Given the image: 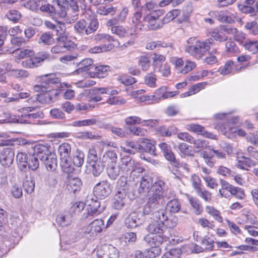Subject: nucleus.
Here are the masks:
<instances>
[{
	"label": "nucleus",
	"instance_id": "nucleus-34",
	"mask_svg": "<svg viewBox=\"0 0 258 258\" xmlns=\"http://www.w3.org/2000/svg\"><path fill=\"white\" fill-rule=\"evenodd\" d=\"M57 37L56 40L57 42H61L62 45L64 46V51L66 50H71L75 47V43L70 40H68L64 33H60L59 34H57Z\"/></svg>",
	"mask_w": 258,
	"mask_h": 258
},
{
	"label": "nucleus",
	"instance_id": "nucleus-30",
	"mask_svg": "<svg viewBox=\"0 0 258 258\" xmlns=\"http://www.w3.org/2000/svg\"><path fill=\"white\" fill-rule=\"evenodd\" d=\"M221 188L219 190V194L221 198H229L234 185L230 184L227 181L220 179Z\"/></svg>",
	"mask_w": 258,
	"mask_h": 258
},
{
	"label": "nucleus",
	"instance_id": "nucleus-22",
	"mask_svg": "<svg viewBox=\"0 0 258 258\" xmlns=\"http://www.w3.org/2000/svg\"><path fill=\"white\" fill-rule=\"evenodd\" d=\"M137 163L130 156H123L121 159V164H120L121 171L124 174L127 175Z\"/></svg>",
	"mask_w": 258,
	"mask_h": 258
},
{
	"label": "nucleus",
	"instance_id": "nucleus-41",
	"mask_svg": "<svg viewBox=\"0 0 258 258\" xmlns=\"http://www.w3.org/2000/svg\"><path fill=\"white\" fill-rule=\"evenodd\" d=\"M189 203L194 210L196 215H200L203 211V206L200 201L196 197H191L188 199Z\"/></svg>",
	"mask_w": 258,
	"mask_h": 258
},
{
	"label": "nucleus",
	"instance_id": "nucleus-9",
	"mask_svg": "<svg viewBox=\"0 0 258 258\" xmlns=\"http://www.w3.org/2000/svg\"><path fill=\"white\" fill-rule=\"evenodd\" d=\"M15 157L14 150L11 147H7L4 148L0 151V164L5 167L8 168L10 172L14 171V169L12 168Z\"/></svg>",
	"mask_w": 258,
	"mask_h": 258
},
{
	"label": "nucleus",
	"instance_id": "nucleus-28",
	"mask_svg": "<svg viewBox=\"0 0 258 258\" xmlns=\"http://www.w3.org/2000/svg\"><path fill=\"white\" fill-rule=\"evenodd\" d=\"M93 63V60L92 59L90 58H85L78 64V69L76 70L75 72L77 74H79L82 72H88L94 67Z\"/></svg>",
	"mask_w": 258,
	"mask_h": 258
},
{
	"label": "nucleus",
	"instance_id": "nucleus-21",
	"mask_svg": "<svg viewBox=\"0 0 258 258\" xmlns=\"http://www.w3.org/2000/svg\"><path fill=\"white\" fill-rule=\"evenodd\" d=\"M85 17L87 19V15L90 17L89 20V22H87V26H86V35L90 34L92 33H94L96 31L99 27V22L98 20L94 17V16L93 15L91 11L90 10H88L86 11L85 13Z\"/></svg>",
	"mask_w": 258,
	"mask_h": 258
},
{
	"label": "nucleus",
	"instance_id": "nucleus-11",
	"mask_svg": "<svg viewBox=\"0 0 258 258\" xmlns=\"http://www.w3.org/2000/svg\"><path fill=\"white\" fill-rule=\"evenodd\" d=\"M147 220L143 211L142 213H134L128 215L125 219L124 224L126 227L133 228L143 224Z\"/></svg>",
	"mask_w": 258,
	"mask_h": 258
},
{
	"label": "nucleus",
	"instance_id": "nucleus-10",
	"mask_svg": "<svg viewBox=\"0 0 258 258\" xmlns=\"http://www.w3.org/2000/svg\"><path fill=\"white\" fill-rule=\"evenodd\" d=\"M57 84H60V79L56 78L54 74L47 75L44 76L41 79L40 85H36L34 86V90L36 92H44L50 86H53Z\"/></svg>",
	"mask_w": 258,
	"mask_h": 258
},
{
	"label": "nucleus",
	"instance_id": "nucleus-44",
	"mask_svg": "<svg viewBox=\"0 0 258 258\" xmlns=\"http://www.w3.org/2000/svg\"><path fill=\"white\" fill-rule=\"evenodd\" d=\"M52 33L48 32H45L40 36L38 43H43L44 45H50L54 43L55 40Z\"/></svg>",
	"mask_w": 258,
	"mask_h": 258
},
{
	"label": "nucleus",
	"instance_id": "nucleus-64",
	"mask_svg": "<svg viewBox=\"0 0 258 258\" xmlns=\"http://www.w3.org/2000/svg\"><path fill=\"white\" fill-rule=\"evenodd\" d=\"M99 157L98 156L97 151L93 147L89 149L87 157V162L89 164H92L93 163L98 161Z\"/></svg>",
	"mask_w": 258,
	"mask_h": 258
},
{
	"label": "nucleus",
	"instance_id": "nucleus-45",
	"mask_svg": "<svg viewBox=\"0 0 258 258\" xmlns=\"http://www.w3.org/2000/svg\"><path fill=\"white\" fill-rule=\"evenodd\" d=\"M98 122V120L95 118H92L82 120H75L73 121L71 125L75 127H81L94 125L96 124Z\"/></svg>",
	"mask_w": 258,
	"mask_h": 258
},
{
	"label": "nucleus",
	"instance_id": "nucleus-14",
	"mask_svg": "<svg viewBox=\"0 0 258 258\" xmlns=\"http://www.w3.org/2000/svg\"><path fill=\"white\" fill-rule=\"evenodd\" d=\"M147 227V231L152 234L169 233L171 230L168 229L164 225V223L154 220H149Z\"/></svg>",
	"mask_w": 258,
	"mask_h": 258
},
{
	"label": "nucleus",
	"instance_id": "nucleus-53",
	"mask_svg": "<svg viewBox=\"0 0 258 258\" xmlns=\"http://www.w3.org/2000/svg\"><path fill=\"white\" fill-rule=\"evenodd\" d=\"M144 152H147L152 155H156V148L155 145L147 138H142Z\"/></svg>",
	"mask_w": 258,
	"mask_h": 258
},
{
	"label": "nucleus",
	"instance_id": "nucleus-18",
	"mask_svg": "<svg viewBox=\"0 0 258 258\" xmlns=\"http://www.w3.org/2000/svg\"><path fill=\"white\" fill-rule=\"evenodd\" d=\"M152 183V179L149 176L141 177L140 180V185L138 188L139 193L145 196L148 199L149 198V194L150 193Z\"/></svg>",
	"mask_w": 258,
	"mask_h": 258
},
{
	"label": "nucleus",
	"instance_id": "nucleus-62",
	"mask_svg": "<svg viewBox=\"0 0 258 258\" xmlns=\"http://www.w3.org/2000/svg\"><path fill=\"white\" fill-rule=\"evenodd\" d=\"M206 211L219 222L222 223L223 222V218L220 214V212L213 207L206 206Z\"/></svg>",
	"mask_w": 258,
	"mask_h": 258
},
{
	"label": "nucleus",
	"instance_id": "nucleus-29",
	"mask_svg": "<svg viewBox=\"0 0 258 258\" xmlns=\"http://www.w3.org/2000/svg\"><path fill=\"white\" fill-rule=\"evenodd\" d=\"M44 162L48 170L54 171L57 166V161L56 155L54 153L48 154V155L42 161Z\"/></svg>",
	"mask_w": 258,
	"mask_h": 258
},
{
	"label": "nucleus",
	"instance_id": "nucleus-54",
	"mask_svg": "<svg viewBox=\"0 0 258 258\" xmlns=\"http://www.w3.org/2000/svg\"><path fill=\"white\" fill-rule=\"evenodd\" d=\"M216 19L221 22H226L228 23H232L234 22V17L228 15L227 12H220L216 15Z\"/></svg>",
	"mask_w": 258,
	"mask_h": 258
},
{
	"label": "nucleus",
	"instance_id": "nucleus-48",
	"mask_svg": "<svg viewBox=\"0 0 258 258\" xmlns=\"http://www.w3.org/2000/svg\"><path fill=\"white\" fill-rule=\"evenodd\" d=\"M120 171V165L117 166L115 164L108 165L107 169V174L112 179H116Z\"/></svg>",
	"mask_w": 258,
	"mask_h": 258
},
{
	"label": "nucleus",
	"instance_id": "nucleus-55",
	"mask_svg": "<svg viewBox=\"0 0 258 258\" xmlns=\"http://www.w3.org/2000/svg\"><path fill=\"white\" fill-rule=\"evenodd\" d=\"M87 22L84 19H81L74 25L75 32L81 35L86 34Z\"/></svg>",
	"mask_w": 258,
	"mask_h": 258
},
{
	"label": "nucleus",
	"instance_id": "nucleus-40",
	"mask_svg": "<svg viewBox=\"0 0 258 258\" xmlns=\"http://www.w3.org/2000/svg\"><path fill=\"white\" fill-rule=\"evenodd\" d=\"M90 167V170L91 173L94 177H98L100 175L104 170L105 165L101 162V161L95 162L92 164H89Z\"/></svg>",
	"mask_w": 258,
	"mask_h": 258
},
{
	"label": "nucleus",
	"instance_id": "nucleus-63",
	"mask_svg": "<svg viewBox=\"0 0 258 258\" xmlns=\"http://www.w3.org/2000/svg\"><path fill=\"white\" fill-rule=\"evenodd\" d=\"M40 3H42V4H40L39 9H40L41 11L44 12H47L51 15L53 14L56 11L55 6L50 5L44 0H40Z\"/></svg>",
	"mask_w": 258,
	"mask_h": 258
},
{
	"label": "nucleus",
	"instance_id": "nucleus-15",
	"mask_svg": "<svg viewBox=\"0 0 258 258\" xmlns=\"http://www.w3.org/2000/svg\"><path fill=\"white\" fill-rule=\"evenodd\" d=\"M126 201V191L118 190L112 199L111 207L117 210H121Z\"/></svg>",
	"mask_w": 258,
	"mask_h": 258
},
{
	"label": "nucleus",
	"instance_id": "nucleus-19",
	"mask_svg": "<svg viewBox=\"0 0 258 258\" xmlns=\"http://www.w3.org/2000/svg\"><path fill=\"white\" fill-rule=\"evenodd\" d=\"M244 68L245 67H241L238 69L235 62L232 60H228L225 62L223 66H221L217 72L222 75H227L230 74H234Z\"/></svg>",
	"mask_w": 258,
	"mask_h": 258
},
{
	"label": "nucleus",
	"instance_id": "nucleus-50",
	"mask_svg": "<svg viewBox=\"0 0 258 258\" xmlns=\"http://www.w3.org/2000/svg\"><path fill=\"white\" fill-rule=\"evenodd\" d=\"M142 11H136L132 17V22L135 24L137 29L142 30L144 27V24L141 21L142 18Z\"/></svg>",
	"mask_w": 258,
	"mask_h": 258
},
{
	"label": "nucleus",
	"instance_id": "nucleus-56",
	"mask_svg": "<svg viewBox=\"0 0 258 258\" xmlns=\"http://www.w3.org/2000/svg\"><path fill=\"white\" fill-rule=\"evenodd\" d=\"M143 90H138L136 92H133L132 95L137 98V99L142 102L148 100L155 101V97L154 94L152 95H142L141 93Z\"/></svg>",
	"mask_w": 258,
	"mask_h": 258
},
{
	"label": "nucleus",
	"instance_id": "nucleus-61",
	"mask_svg": "<svg viewBox=\"0 0 258 258\" xmlns=\"http://www.w3.org/2000/svg\"><path fill=\"white\" fill-rule=\"evenodd\" d=\"M243 46L245 49L255 54L258 52V41L247 40Z\"/></svg>",
	"mask_w": 258,
	"mask_h": 258
},
{
	"label": "nucleus",
	"instance_id": "nucleus-17",
	"mask_svg": "<svg viewBox=\"0 0 258 258\" xmlns=\"http://www.w3.org/2000/svg\"><path fill=\"white\" fill-rule=\"evenodd\" d=\"M159 147L163 152L165 158L170 162L171 165L174 166H178L179 161L176 159L169 145L166 143H162L159 144Z\"/></svg>",
	"mask_w": 258,
	"mask_h": 258
},
{
	"label": "nucleus",
	"instance_id": "nucleus-38",
	"mask_svg": "<svg viewBox=\"0 0 258 258\" xmlns=\"http://www.w3.org/2000/svg\"><path fill=\"white\" fill-rule=\"evenodd\" d=\"M215 240L212 236L206 235L202 238L201 245L204 246L205 251H211L214 248Z\"/></svg>",
	"mask_w": 258,
	"mask_h": 258
},
{
	"label": "nucleus",
	"instance_id": "nucleus-42",
	"mask_svg": "<svg viewBox=\"0 0 258 258\" xmlns=\"http://www.w3.org/2000/svg\"><path fill=\"white\" fill-rule=\"evenodd\" d=\"M71 151V145L66 143L61 144L58 149V152L59 154L60 159L70 158V153Z\"/></svg>",
	"mask_w": 258,
	"mask_h": 258
},
{
	"label": "nucleus",
	"instance_id": "nucleus-47",
	"mask_svg": "<svg viewBox=\"0 0 258 258\" xmlns=\"http://www.w3.org/2000/svg\"><path fill=\"white\" fill-rule=\"evenodd\" d=\"M23 186L24 191L26 193L30 194L33 192L35 188V181L33 178L26 177V179L23 182Z\"/></svg>",
	"mask_w": 258,
	"mask_h": 258
},
{
	"label": "nucleus",
	"instance_id": "nucleus-43",
	"mask_svg": "<svg viewBox=\"0 0 258 258\" xmlns=\"http://www.w3.org/2000/svg\"><path fill=\"white\" fill-rule=\"evenodd\" d=\"M5 17L14 23H18L22 17L21 13L15 9L9 10L6 14Z\"/></svg>",
	"mask_w": 258,
	"mask_h": 258
},
{
	"label": "nucleus",
	"instance_id": "nucleus-32",
	"mask_svg": "<svg viewBox=\"0 0 258 258\" xmlns=\"http://www.w3.org/2000/svg\"><path fill=\"white\" fill-rule=\"evenodd\" d=\"M255 162L251 160L249 157L245 155L241 157L238 161L237 166L240 169L249 170V168L255 166Z\"/></svg>",
	"mask_w": 258,
	"mask_h": 258
},
{
	"label": "nucleus",
	"instance_id": "nucleus-6",
	"mask_svg": "<svg viewBox=\"0 0 258 258\" xmlns=\"http://www.w3.org/2000/svg\"><path fill=\"white\" fill-rule=\"evenodd\" d=\"M35 107H27L22 108V114L18 116V122L32 123L35 119H42L44 117V113L41 111L35 113H30L34 111Z\"/></svg>",
	"mask_w": 258,
	"mask_h": 258
},
{
	"label": "nucleus",
	"instance_id": "nucleus-37",
	"mask_svg": "<svg viewBox=\"0 0 258 258\" xmlns=\"http://www.w3.org/2000/svg\"><path fill=\"white\" fill-rule=\"evenodd\" d=\"M144 84L151 88L157 87V76L154 72L147 73L144 77Z\"/></svg>",
	"mask_w": 258,
	"mask_h": 258
},
{
	"label": "nucleus",
	"instance_id": "nucleus-31",
	"mask_svg": "<svg viewBox=\"0 0 258 258\" xmlns=\"http://www.w3.org/2000/svg\"><path fill=\"white\" fill-rule=\"evenodd\" d=\"M28 155L24 152H18L16 155L18 167L21 171L26 172L27 170Z\"/></svg>",
	"mask_w": 258,
	"mask_h": 258
},
{
	"label": "nucleus",
	"instance_id": "nucleus-13",
	"mask_svg": "<svg viewBox=\"0 0 258 258\" xmlns=\"http://www.w3.org/2000/svg\"><path fill=\"white\" fill-rule=\"evenodd\" d=\"M62 84L60 82V84L53 85L50 86V89H47L44 94H40L38 95V98L35 97L39 101H42L44 100V102L46 103H49L53 101V99L59 93V88L61 87Z\"/></svg>",
	"mask_w": 258,
	"mask_h": 258
},
{
	"label": "nucleus",
	"instance_id": "nucleus-26",
	"mask_svg": "<svg viewBox=\"0 0 258 258\" xmlns=\"http://www.w3.org/2000/svg\"><path fill=\"white\" fill-rule=\"evenodd\" d=\"M90 231L89 233L97 234L101 233L102 230L106 229L104 221L101 219H96L92 221L88 226Z\"/></svg>",
	"mask_w": 258,
	"mask_h": 258
},
{
	"label": "nucleus",
	"instance_id": "nucleus-60",
	"mask_svg": "<svg viewBox=\"0 0 258 258\" xmlns=\"http://www.w3.org/2000/svg\"><path fill=\"white\" fill-rule=\"evenodd\" d=\"M137 142L130 141H126L124 145L126 146H121V150L129 154H135Z\"/></svg>",
	"mask_w": 258,
	"mask_h": 258
},
{
	"label": "nucleus",
	"instance_id": "nucleus-36",
	"mask_svg": "<svg viewBox=\"0 0 258 258\" xmlns=\"http://www.w3.org/2000/svg\"><path fill=\"white\" fill-rule=\"evenodd\" d=\"M139 66L143 71H147L150 68L151 61L148 54H144L138 57Z\"/></svg>",
	"mask_w": 258,
	"mask_h": 258
},
{
	"label": "nucleus",
	"instance_id": "nucleus-58",
	"mask_svg": "<svg viewBox=\"0 0 258 258\" xmlns=\"http://www.w3.org/2000/svg\"><path fill=\"white\" fill-rule=\"evenodd\" d=\"M162 11L159 9L158 5L153 1L147 2L145 5L143 6L142 11H145L147 13H153V12H156V11Z\"/></svg>",
	"mask_w": 258,
	"mask_h": 258
},
{
	"label": "nucleus",
	"instance_id": "nucleus-12",
	"mask_svg": "<svg viewBox=\"0 0 258 258\" xmlns=\"http://www.w3.org/2000/svg\"><path fill=\"white\" fill-rule=\"evenodd\" d=\"M97 258H119L118 250L111 245H105L98 248L96 252Z\"/></svg>",
	"mask_w": 258,
	"mask_h": 258
},
{
	"label": "nucleus",
	"instance_id": "nucleus-49",
	"mask_svg": "<svg viewBox=\"0 0 258 258\" xmlns=\"http://www.w3.org/2000/svg\"><path fill=\"white\" fill-rule=\"evenodd\" d=\"M82 182L78 178H74L69 181L67 185V188L71 192L75 193L80 190Z\"/></svg>",
	"mask_w": 258,
	"mask_h": 258
},
{
	"label": "nucleus",
	"instance_id": "nucleus-24",
	"mask_svg": "<svg viewBox=\"0 0 258 258\" xmlns=\"http://www.w3.org/2000/svg\"><path fill=\"white\" fill-rule=\"evenodd\" d=\"M93 94L89 100L90 102H96L105 101L106 99L104 95L105 93H109V88L105 87L95 88L93 90Z\"/></svg>",
	"mask_w": 258,
	"mask_h": 258
},
{
	"label": "nucleus",
	"instance_id": "nucleus-1",
	"mask_svg": "<svg viewBox=\"0 0 258 258\" xmlns=\"http://www.w3.org/2000/svg\"><path fill=\"white\" fill-rule=\"evenodd\" d=\"M184 46L186 52L198 60L201 59L207 52L214 43V40L208 38L201 40L196 37H190Z\"/></svg>",
	"mask_w": 258,
	"mask_h": 258
},
{
	"label": "nucleus",
	"instance_id": "nucleus-25",
	"mask_svg": "<svg viewBox=\"0 0 258 258\" xmlns=\"http://www.w3.org/2000/svg\"><path fill=\"white\" fill-rule=\"evenodd\" d=\"M73 215L71 212L65 211L56 217V222L61 227L69 226L72 222Z\"/></svg>",
	"mask_w": 258,
	"mask_h": 258
},
{
	"label": "nucleus",
	"instance_id": "nucleus-33",
	"mask_svg": "<svg viewBox=\"0 0 258 258\" xmlns=\"http://www.w3.org/2000/svg\"><path fill=\"white\" fill-rule=\"evenodd\" d=\"M94 39L97 41L105 40L109 42H112L113 43H109V44L113 45V48L118 47L120 45L119 41L117 39H115L113 36L105 33L96 35L94 37Z\"/></svg>",
	"mask_w": 258,
	"mask_h": 258
},
{
	"label": "nucleus",
	"instance_id": "nucleus-20",
	"mask_svg": "<svg viewBox=\"0 0 258 258\" xmlns=\"http://www.w3.org/2000/svg\"><path fill=\"white\" fill-rule=\"evenodd\" d=\"M54 4H56V11L53 14L57 15L60 18H65L67 15H71V17L69 19H71L73 15H75L74 12L71 11L70 13L68 11V9L70 8L69 4H66L64 5V1H60L59 0L55 1L53 2Z\"/></svg>",
	"mask_w": 258,
	"mask_h": 258
},
{
	"label": "nucleus",
	"instance_id": "nucleus-39",
	"mask_svg": "<svg viewBox=\"0 0 258 258\" xmlns=\"http://www.w3.org/2000/svg\"><path fill=\"white\" fill-rule=\"evenodd\" d=\"M225 41L226 52L228 55H236L239 52V48L234 41L228 39Z\"/></svg>",
	"mask_w": 258,
	"mask_h": 258
},
{
	"label": "nucleus",
	"instance_id": "nucleus-23",
	"mask_svg": "<svg viewBox=\"0 0 258 258\" xmlns=\"http://www.w3.org/2000/svg\"><path fill=\"white\" fill-rule=\"evenodd\" d=\"M110 67L107 65H100L94 67V71L89 73L91 78H103L108 75Z\"/></svg>",
	"mask_w": 258,
	"mask_h": 258
},
{
	"label": "nucleus",
	"instance_id": "nucleus-35",
	"mask_svg": "<svg viewBox=\"0 0 258 258\" xmlns=\"http://www.w3.org/2000/svg\"><path fill=\"white\" fill-rule=\"evenodd\" d=\"M60 165L62 170L67 173H73L75 170V166L71 161V158L60 159Z\"/></svg>",
	"mask_w": 258,
	"mask_h": 258
},
{
	"label": "nucleus",
	"instance_id": "nucleus-7",
	"mask_svg": "<svg viewBox=\"0 0 258 258\" xmlns=\"http://www.w3.org/2000/svg\"><path fill=\"white\" fill-rule=\"evenodd\" d=\"M159 204H156L150 209V212H146V204L143 207V213L145 215L147 221L154 220L164 223L167 220L166 212L164 209L158 210Z\"/></svg>",
	"mask_w": 258,
	"mask_h": 258
},
{
	"label": "nucleus",
	"instance_id": "nucleus-5",
	"mask_svg": "<svg viewBox=\"0 0 258 258\" xmlns=\"http://www.w3.org/2000/svg\"><path fill=\"white\" fill-rule=\"evenodd\" d=\"M49 54L45 51H41L34 54L30 58L22 62V65L25 68L34 69L41 66L44 60L49 59Z\"/></svg>",
	"mask_w": 258,
	"mask_h": 258
},
{
	"label": "nucleus",
	"instance_id": "nucleus-8",
	"mask_svg": "<svg viewBox=\"0 0 258 258\" xmlns=\"http://www.w3.org/2000/svg\"><path fill=\"white\" fill-rule=\"evenodd\" d=\"M111 184L106 180L97 183L94 187L93 194L95 198L103 200L108 197L112 192Z\"/></svg>",
	"mask_w": 258,
	"mask_h": 258
},
{
	"label": "nucleus",
	"instance_id": "nucleus-3",
	"mask_svg": "<svg viewBox=\"0 0 258 258\" xmlns=\"http://www.w3.org/2000/svg\"><path fill=\"white\" fill-rule=\"evenodd\" d=\"M86 204L89 206L88 211L83 215L85 220H91L93 218L100 214L104 210L105 207H101L100 202L96 198L94 199L87 197L86 200Z\"/></svg>",
	"mask_w": 258,
	"mask_h": 258
},
{
	"label": "nucleus",
	"instance_id": "nucleus-52",
	"mask_svg": "<svg viewBox=\"0 0 258 258\" xmlns=\"http://www.w3.org/2000/svg\"><path fill=\"white\" fill-rule=\"evenodd\" d=\"M117 12L116 7L100 6L97 9V13L100 15L106 16L108 14L113 15Z\"/></svg>",
	"mask_w": 258,
	"mask_h": 258
},
{
	"label": "nucleus",
	"instance_id": "nucleus-16",
	"mask_svg": "<svg viewBox=\"0 0 258 258\" xmlns=\"http://www.w3.org/2000/svg\"><path fill=\"white\" fill-rule=\"evenodd\" d=\"M170 234L165 233L156 235H147L144 237V240L151 246H159L163 242L169 240Z\"/></svg>",
	"mask_w": 258,
	"mask_h": 258
},
{
	"label": "nucleus",
	"instance_id": "nucleus-46",
	"mask_svg": "<svg viewBox=\"0 0 258 258\" xmlns=\"http://www.w3.org/2000/svg\"><path fill=\"white\" fill-rule=\"evenodd\" d=\"M225 114H216L215 115V117L216 118H219L220 120L217 123L216 128L218 130H221V131L227 132V129L228 128L227 125L226 124L227 119L225 118Z\"/></svg>",
	"mask_w": 258,
	"mask_h": 258
},
{
	"label": "nucleus",
	"instance_id": "nucleus-27",
	"mask_svg": "<svg viewBox=\"0 0 258 258\" xmlns=\"http://www.w3.org/2000/svg\"><path fill=\"white\" fill-rule=\"evenodd\" d=\"M117 159V155L114 150H109L105 152L101 159V162L105 165L115 164Z\"/></svg>",
	"mask_w": 258,
	"mask_h": 258
},
{
	"label": "nucleus",
	"instance_id": "nucleus-57",
	"mask_svg": "<svg viewBox=\"0 0 258 258\" xmlns=\"http://www.w3.org/2000/svg\"><path fill=\"white\" fill-rule=\"evenodd\" d=\"M76 138L81 140H98L101 137L99 135L93 134L91 132H82L78 133Z\"/></svg>",
	"mask_w": 258,
	"mask_h": 258
},
{
	"label": "nucleus",
	"instance_id": "nucleus-51",
	"mask_svg": "<svg viewBox=\"0 0 258 258\" xmlns=\"http://www.w3.org/2000/svg\"><path fill=\"white\" fill-rule=\"evenodd\" d=\"M166 209L171 213H176L181 209L180 204L177 199H173L167 203Z\"/></svg>",
	"mask_w": 258,
	"mask_h": 258
},
{
	"label": "nucleus",
	"instance_id": "nucleus-4",
	"mask_svg": "<svg viewBox=\"0 0 258 258\" xmlns=\"http://www.w3.org/2000/svg\"><path fill=\"white\" fill-rule=\"evenodd\" d=\"M163 11H158L153 13H147L143 20L146 23L149 30H154L161 28L163 26L162 19L160 18L163 15Z\"/></svg>",
	"mask_w": 258,
	"mask_h": 258
},
{
	"label": "nucleus",
	"instance_id": "nucleus-2",
	"mask_svg": "<svg viewBox=\"0 0 258 258\" xmlns=\"http://www.w3.org/2000/svg\"><path fill=\"white\" fill-rule=\"evenodd\" d=\"M165 191V183L162 180H158L152 183L149 198L146 203V212L156 204H159L160 200L163 199Z\"/></svg>",
	"mask_w": 258,
	"mask_h": 258
},
{
	"label": "nucleus",
	"instance_id": "nucleus-59",
	"mask_svg": "<svg viewBox=\"0 0 258 258\" xmlns=\"http://www.w3.org/2000/svg\"><path fill=\"white\" fill-rule=\"evenodd\" d=\"M113 48V45L111 44H104L101 46H96L89 50L91 53H98L109 51Z\"/></svg>",
	"mask_w": 258,
	"mask_h": 258
}]
</instances>
